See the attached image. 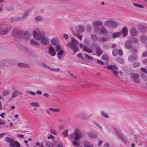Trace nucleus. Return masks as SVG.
<instances>
[{
  "instance_id": "f257e3e1",
  "label": "nucleus",
  "mask_w": 147,
  "mask_h": 147,
  "mask_svg": "<svg viewBox=\"0 0 147 147\" xmlns=\"http://www.w3.org/2000/svg\"><path fill=\"white\" fill-rule=\"evenodd\" d=\"M70 138L72 139L73 138L74 140L73 141L72 144L75 146L78 147L79 145L80 142L78 140L82 137V132L79 130L76 129L74 131V135H69Z\"/></svg>"
},
{
  "instance_id": "f03ea898",
  "label": "nucleus",
  "mask_w": 147,
  "mask_h": 147,
  "mask_svg": "<svg viewBox=\"0 0 147 147\" xmlns=\"http://www.w3.org/2000/svg\"><path fill=\"white\" fill-rule=\"evenodd\" d=\"M78 41L74 38H71V42L67 44V46L70 48L73 51V54H75L78 51Z\"/></svg>"
},
{
  "instance_id": "7ed1b4c3",
  "label": "nucleus",
  "mask_w": 147,
  "mask_h": 147,
  "mask_svg": "<svg viewBox=\"0 0 147 147\" xmlns=\"http://www.w3.org/2000/svg\"><path fill=\"white\" fill-rule=\"evenodd\" d=\"M5 142L9 144V147H20V144L16 141L8 137H6L5 138Z\"/></svg>"
},
{
  "instance_id": "20e7f679",
  "label": "nucleus",
  "mask_w": 147,
  "mask_h": 147,
  "mask_svg": "<svg viewBox=\"0 0 147 147\" xmlns=\"http://www.w3.org/2000/svg\"><path fill=\"white\" fill-rule=\"evenodd\" d=\"M117 23L112 19L105 21L104 22V25L106 27L110 28H114L117 25Z\"/></svg>"
},
{
  "instance_id": "39448f33",
  "label": "nucleus",
  "mask_w": 147,
  "mask_h": 147,
  "mask_svg": "<svg viewBox=\"0 0 147 147\" xmlns=\"http://www.w3.org/2000/svg\"><path fill=\"white\" fill-rule=\"evenodd\" d=\"M32 33L33 37L35 40H40L43 37L41 32L38 28H36L33 31Z\"/></svg>"
},
{
  "instance_id": "423d86ee",
  "label": "nucleus",
  "mask_w": 147,
  "mask_h": 147,
  "mask_svg": "<svg viewBox=\"0 0 147 147\" xmlns=\"http://www.w3.org/2000/svg\"><path fill=\"white\" fill-rule=\"evenodd\" d=\"M105 67L111 70V72L114 75L117 77L118 76V68L115 65H109L105 66Z\"/></svg>"
},
{
  "instance_id": "0eeeda50",
  "label": "nucleus",
  "mask_w": 147,
  "mask_h": 147,
  "mask_svg": "<svg viewBox=\"0 0 147 147\" xmlns=\"http://www.w3.org/2000/svg\"><path fill=\"white\" fill-rule=\"evenodd\" d=\"M29 12L28 11H26L24 13L22 18H20L19 17L17 18H12L11 19V21H20L23 20V18H26L28 16Z\"/></svg>"
},
{
  "instance_id": "6e6552de",
  "label": "nucleus",
  "mask_w": 147,
  "mask_h": 147,
  "mask_svg": "<svg viewBox=\"0 0 147 147\" xmlns=\"http://www.w3.org/2000/svg\"><path fill=\"white\" fill-rule=\"evenodd\" d=\"M130 77L132 79L134 82L136 83L140 82L139 75L137 73H131L130 74Z\"/></svg>"
},
{
  "instance_id": "1a4fd4ad",
  "label": "nucleus",
  "mask_w": 147,
  "mask_h": 147,
  "mask_svg": "<svg viewBox=\"0 0 147 147\" xmlns=\"http://www.w3.org/2000/svg\"><path fill=\"white\" fill-rule=\"evenodd\" d=\"M21 50L23 52L25 53L28 56H32L34 54V53L33 51L31 49L29 48L23 47L21 49Z\"/></svg>"
},
{
  "instance_id": "9d476101",
  "label": "nucleus",
  "mask_w": 147,
  "mask_h": 147,
  "mask_svg": "<svg viewBox=\"0 0 147 147\" xmlns=\"http://www.w3.org/2000/svg\"><path fill=\"white\" fill-rule=\"evenodd\" d=\"M8 66H12L15 65L17 63V61L14 59H6Z\"/></svg>"
},
{
  "instance_id": "9b49d317",
  "label": "nucleus",
  "mask_w": 147,
  "mask_h": 147,
  "mask_svg": "<svg viewBox=\"0 0 147 147\" xmlns=\"http://www.w3.org/2000/svg\"><path fill=\"white\" fill-rule=\"evenodd\" d=\"M31 36V34L29 31H25L23 32L22 37L25 40H28L30 38Z\"/></svg>"
},
{
  "instance_id": "f8f14e48",
  "label": "nucleus",
  "mask_w": 147,
  "mask_h": 147,
  "mask_svg": "<svg viewBox=\"0 0 147 147\" xmlns=\"http://www.w3.org/2000/svg\"><path fill=\"white\" fill-rule=\"evenodd\" d=\"M40 43L43 45H47L49 42V40L48 38L46 36H43L40 39Z\"/></svg>"
},
{
  "instance_id": "ddd939ff",
  "label": "nucleus",
  "mask_w": 147,
  "mask_h": 147,
  "mask_svg": "<svg viewBox=\"0 0 147 147\" xmlns=\"http://www.w3.org/2000/svg\"><path fill=\"white\" fill-rule=\"evenodd\" d=\"M8 32V28L5 26L0 27V35H4L7 34Z\"/></svg>"
},
{
  "instance_id": "4468645a",
  "label": "nucleus",
  "mask_w": 147,
  "mask_h": 147,
  "mask_svg": "<svg viewBox=\"0 0 147 147\" xmlns=\"http://www.w3.org/2000/svg\"><path fill=\"white\" fill-rule=\"evenodd\" d=\"M138 58V57L137 55L133 54L129 57L128 60L129 62H132L134 61H137Z\"/></svg>"
},
{
  "instance_id": "2eb2a0df",
  "label": "nucleus",
  "mask_w": 147,
  "mask_h": 147,
  "mask_svg": "<svg viewBox=\"0 0 147 147\" xmlns=\"http://www.w3.org/2000/svg\"><path fill=\"white\" fill-rule=\"evenodd\" d=\"M22 93L19 90H15L11 94V98H14L16 97L18 95H21Z\"/></svg>"
},
{
  "instance_id": "dca6fc26",
  "label": "nucleus",
  "mask_w": 147,
  "mask_h": 147,
  "mask_svg": "<svg viewBox=\"0 0 147 147\" xmlns=\"http://www.w3.org/2000/svg\"><path fill=\"white\" fill-rule=\"evenodd\" d=\"M132 41L130 40H127L125 41V47L127 49H129L132 47Z\"/></svg>"
},
{
  "instance_id": "f3484780",
  "label": "nucleus",
  "mask_w": 147,
  "mask_h": 147,
  "mask_svg": "<svg viewBox=\"0 0 147 147\" xmlns=\"http://www.w3.org/2000/svg\"><path fill=\"white\" fill-rule=\"evenodd\" d=\"M48 53L50 54L51 56H54L56 54V52L55 51L54 48L52 46H51L49 47Z\"/></svg>"
},
{
  "instance_id": "a211bd4d",
  "label": "nucleus",
  "mask_w": 147,
  "mask_h": 147,
  "mask_svg": "<svg viewBox=\"0 0 147 147\" xmlns=\"http://www.w3.org/2000/svg\"><path fill=\"white\" fill-rule=\"evenodd\" d=\"M17 65L20 67H22L24 68L30 67L28 64L22 62L18 63L17 64Z\"/></svg>"
},
{
  "instance_id": "6ab92c4d",
  "label": "nucleus",
  "mask_w": 147,
  "mask_h": 147,
  "mask_svg": "<svg viewBox=\"0 0 147 147\" xmlns=\"http://www.w3.org/2000/svg\"><path fill=\"white\" fill-rule=\"evenodd\" d=\"M130 33L132 36H136L138 34V32L135 28H132L130 30Z\"/></svg>"
},
{
  "instance_id": "aec40b11",
  "label": "nucleus",
  "mask_w": 147,
  "mask_h": 147,
  "mask_svg": "<svg viewBox=\"0 0 147 147\" xmlns=\"http://www.w3.org/2000/svg\"><path fill=\"white\" fill-rule=\"evenodd\" d=\"M102 24V22L101 20H95L93 22V25L94 26H100Z\"/></svg>"
},
{
  "instance_id": "412c9836",
  "label": "nucleus",
  "mask_w": 147,
  "mask_h": 147,
  "mask_svg": "<svg viewBox=\"0 0 147 147\" xmlns=\"http://www.w3.org/2000/svg\"><path fill=\"white\" fill-rule=\"evenodd\" d=\"M140 40L143 43H147V36L144 34H143L140 36Z\"/></svg>"
},
{
  "instance_id": "4be33fe9",
  "label": "nucleus",
  "mask_w": 147,
  "mask_h": 147,
  "mask_svg": "<svg viewBox=\"0 0 147 147\" xmlns=\"http://www.w3.org/2000/svg\"><path fill=\"white\" fill-rule=\"evenodd\" d=\"M17 33L16 34V37L21 39L22 37L23 34V31L21 30H19L17 29Z\"/></svg>"
},
{
  "instance_id": "5701e85b",
  "label": "nucleus",
  "mask_w": 147,
  "mask_h": 147,
  "mask_svg": "<svg viewBox=\"0 0 147 147\" xmlns=\"http://www.w3.org/2000/svg\"><path fill=\"white\" fill-rule=\"evenodd\" d=\"M128 29L126 27L123 28L122 29L121 33L122 34L123 37L125 36L128 34Z\"/></svg>"
},
{
  "instance_id": "b1692460",
  "label": "nucleus",
  "mask_w": 147,
  "mask_h": 147,
  "mask_svg": "<svg viewBox=\"0 0 147 147\" xmlns=\"http://www.w3.org/2000/svg\"><path fill=\"white\" fill-rule=\"evenodd\" d=\"M99 47L98 44L96 42L93 43L91 45L92 49L94 50H96Z\"/></svg>"
},
{
  "instance_id": "393cba45",
  "label": "nucleus",
  "mask_w": 147,
  "mask_h": 147,
  "mask_svg": "<svg viewBox=\"0 0 147 147\" xmlns=\"http://www.w3.org/2000/svg\"><path fill=\"white\" fill-rule=\"evenodd\" d=\"M30 43L33 45H36L37 46H39L40 45V43L39 42L34 40L32 39L30 40Z\"/></svg>"
},
{
  "instance_id": "a878e982",
  "label": "nucleus",
  "mask_w": 147,
  "mask_h": 147,
  "mask_svg": "<svg viewBox=\"0 0 147 147\" xmlns=\"http://www.w3.org/2000/svg\"><path fill=\"white\" fill-rule=\"evenodd\" d=\"M107 32L106 28L104 26H102L100 28V34H105Z\"/></svg>"
},
{
  "instance_id": "bb28decb",
  "label": "nucleus",
  "mask_w": 147,
  "mask_h": 147,
  "mask_svg": "<svg viewBox=\"0 0 147 147\" xmlns=\"http://www.w3.org/2000/svg\"><path fill=\"white\" fill-rule=\"evenodd\" d=\"M85 147H93V145L91 143L88 141H85L84 143Z\"/></svg>"
},
{
  "instance_id": "cd10ccee",
  "label": "nucleus",
  "mask_w": 147,
  "mask_h": 147,
  "mask_svg": "<svg viewBox=\"0 0 147 147\" xmlns=\"http://www.w3.org/2000/svg\"><path fill=\"white\" fill-rule=\"evenodd\" d=\"M51 43L53 45H55L59 43V41L58 39L53 38L51 40Z\"/></svg>"
},
{
  "instance_id": "c85d7f7f",
  "label": "nucleus",
  "mask_w": 147,
  "mask_h": 147,
  "mask_svg": "<svg viewBox=\"0 0 147 147\" xmlns=\"http://www.w3.org/2000/svg\"><path fill=\"white\" fill-rule=\"evenodd\" d=\"M76 32L78 33L82 32L83 31V29L82 27L81 26H78L76 28Z\"/></svg>"
},
{
  "instance_id": "c756f323",
  "label": "nucleus",
  "mask_w": 147,
  "mask_h": 147,
  "mask_svg": "<svg viewBox=\"0 0 147 147\" xmlns=\"http://www.w3.org/2000/svg\"><path fill=\"white\" fill-rule=\"evenodd\" d=\"M91 39L94 41H96L98 40V36L96 34H92L91 36Z\"/></svg>"
},
{
  "instance_id": "7c9ffc66",
  "label": "nucleus",
  "mask_w": 147,
  "mask_h": 147,
  "mask_svg": "<svg viewBox=\"0 0 147 147\" xmlns=\"http://www.w3.org/2000/svg\"><path fill=\"white\" fill-rule=\"evenodd\" d=\"M83 49L84 51H86V52L90 53H92L93 51L92 50L85 46H84Z\"/></svg>"
},
{
  "instance_id": "2f4dec72",
  "label": "nucleus",
  "mask_w": 147,
  "mask_h": 147,
  "mask_svg": "<svg viewBox=\"0 0 147 147\" xmlns=\"http://www.w3.org/2000/svg\"><path fill=\"white\" fill-rule=\"evenodd\" d=\"M88 135L89 137L92 138H95L97 137V135L96 134L91 132L89 133Z\"/></svg>"
},
{
  "instance_id": "473e14b6",
  "label": "nucleus",
  "mask_w": 147,
  "mask_h": 147,
  "mask_svg": "<svg viewBox=\"0 0 147 147\" xmlns=\"http://www.w3.org/2000/svg\"><path fill=\"white\" fill-rule=\"evenodd\" d=\"M120 32H117L112 33V36L113 38L118 37L120 36Z\"/></svg>"
},
{
  "instance_id": "72a5a7b5",
  "label": "nucleus",
  "mask_w": 147,
  "mask_h": 147,
  "mask_svg": "<svg viewBox=\"0 0 147 147\" xmlns=\"http://www.w3.org/2000/svg\"><path fill=\"white\" fill-rule=\"evenodd\" d=\"M17 29L16 28L13 29L12 30L11 32V35L14 36L16 37V34H17Z\"/></svg>"
},
{
  "instance_id": "f704fd0d",
  "label": "nucleus",
  "mask_w": 147,
  "mask_h": 147,
  "mask_svg": "<svg viewBox=\"0 0 147 147\" xmlns=\"http://www.w3.org/2000/svg\"><path fill=\"white\" fill-rule=\"evenodd\" d=\"M100 28L97 26L95 27L94 28V31L97 34L100 33Z\"/></svg>"
},
{
  "instance_id": "c9c22d12",
  "label": "nucleus",
  "mask_w": 147,
  "mask_h": 147,
  "mask_svg": "<svg viewBox=\"0 0 147 147\" xmlns=\"http://www.w3.org/2000/svg\"><path fill=\"white\" fill-rule=\"evenodd\" d=\"M98 49L96 50V51L97 53V55L98 56H99L100 55L102 54V51L100 47H99Z\"/></svg>"
},
{
  "instance_id": "e433bc0d",
  "label": "nucleus",
  "mask_w": 147,
  "mask_h": 147,
  "mask_svg": "<svg viewBox=\"0 0 147 147\" xmlns=\"http://www.w3.org/2000/svg\"><path fill=\"white\" fill-rule=\"evenodd\" d=\"M64 52L63 50H62L60 52L57 53V56L59 59H61V56Z\"/></svg>"
},
{
  "instance_id": "4c0bfd02",
  "label": "nucleus",
  "mask_w": 147,
  "mask_h": 147,
  "mask_svg": "<svg viewBox=\"0 0 147 147\" xmlns=\"http://www.w3.org/2000/svg\"><path fill=\"white\" fill-rule=\"evenodd\" d=\"M119 53L118 50L116 49H113L112 51V54L114 56H117Z\"/></svg>"
},
{
  "instance_id": "58836bf2",
  "label": "nucleus",
  "mask_w": 147,
  "mask_h": 147,
  "mask_svg": "<svg viewBox=\"0 0 147 147\" xmlns=\"http://www.w3.org/2000/svg\"><path fill=\"white\" fill-rule=\"evenodd\" d=\"M133 4L136 7H137L141 8L142 9H143L144 7L143 5H142L141 4H137L136 3H133Z\"/></svg>"
},
{
  "instance_id": "ea45409f",
  "label": "nucleus",
  "mask_w": 147,
  "mask_h": 147,
  "mask_svg": "<svg viewBox=\"0 0 147 147\" xmlns=\"http://www.w3.org/2000/svg\"><path fill=\"white\" fill-rule=\"evenodd\" d=\"M34 19L36 22L41 21L42 19V17L41 16H38L35 17Z\"/></svg>"
},
{
  "instance_id": "a19ab883",
  "label": "nucleus",
  "mask_w": 147,
  "mask_h": 147,
  "mask_svg": "<svg viewBox=\"0 0 147 147\" xmlns=\"http://www.w3.org/2000/svg\"><path fill=\"white\" fill-rule=\"evenodd\" d=\"M101 113L102 116L106 118H109V116L105 112L102 111L101 112Z\"/></svg>"
},
{
  "instance_id": "79ce46f5",
  "label": "nucleus",
  "mask_w": 147,
  "mask_h": 147,
  "mask_svg": "<svg viewBox=\"0 0 147 147\" xmlns=\"http://www.w3.org/2000/svg\"><path fill=\"white\" fill-rule=\"evenodd\" d=\"M46 146L47 147H53V144L52 143L48 142L47 141H45Z\"/></svg>"
},
{
  "instance_id": "37998d69",
  "label": "nucleus",
  "mask_w": 147,
  "mask_h": 147,
  "mask_svg": "<svg viewBox=\"0 0 147 147\" xmlns=\"http://www.w3.org/2000/svg\"><path fill=\"white\" fill-rule=\"evenodd\" d=\"M146 27L142 26L139 28V30L142 32H144L146 30Z\"/></svg>"
},
{
  "instance_id": "c03bdc74",
  "label": "nucleus",
  "mask_w": 147,
  "mask_h": 147,
  "mask_svg": "<svg viewBox=\"0 0 147 147\" xmlns=\"http://www.w3.org/2000/svg\"><path fill=\"white\" fill-rule=\"evenodd\" d=\"M90 39L88 38H86L84 40V43L87 45H89L90 43Z\"/></svg>"
},
{
  "instance_id": "a18cd8bd",
  "label": "nucleus",
  "mask_w": 147,
  "mask_h": 147,
  "mask_svg": "<svg viewBox=\"0 0 147 147\" xmlns=\"http://www.w3.org/2000/svg\"><path fill=\"white\" fill-rule=\"evenodd\" d=\"M68 132V129H66L63 131L62 134L64 137H65L67 136Z\"/></svg>"
},
{
  "instance_id": "49530a36",
  "label": "nucleus",
  "mask_w": 147,
  "mask_h": 147,
  "mask_svg": "<svg viewBox=\"0 0 147 147\" xmlns=\"http://www.w3.org/2000/svg\"><path fill=\"white\" fill-rule=\"evenodd\" d=\"M49 69L52 71H55L56 72H58L60 70V69L59 68H53L50 67Z\"/></svg>"
},
{
  "instance_id": "de8ad7c7",
  "label": "nucleus",
  "mask_w": 147,
  "mask_h": 147,
  "mask_svg": "<svg viewBox=\"0 0 147 147\" xmlns=\"http://www.w3.org/2000/svg\"><path fill=\"white\" fill-rule=\"evenodd\" d=\"M49 109L50 111H53L55 112H58L60 111V110L59 109H55L52 108H49Z\"/></svg>"
},
{
  "instance_id": "09e8293b",
  "label": "nucleus",
  "mask_w": 147,
  "mask_h": 147,
  "mask_svg": "<svg viewBox=\"0 0 147 147\" xmlns=\"http://www.w3.org/2000/svg\"><path fill=\"white\" fill-rule=\"evenodd\" d=\"M31 105L32 106L35 107H39V105L38 104V102H33L31 103Z\"/></svg>"
},
{
  "instance_id": "8fccbe9b",
  "label": "nucleus",
  "mask_w": 147,
  "mask_h": 147,
  "mask_svg": "<svg viewBox=\"0 0 147 147\" xmlns=\"http://www.w3.org/2000/svg\"><path fill=\"white\" fill-rule=\"evenodd\" d=\"M140 64L139 62H135L133 64V66L134 67H137L140 66Z\"/></svg>"
},
{
  "instance_id": "3c124183",
  "label": "nucleus",
  "mask_w": 147,
  "mask_h": 147,
  "mask_svg": "<svg viewBox=\"0 0 147 147\" xmlns=\"http://www.w3.org/2000/svg\"><path fill=\"white\" fill-rule=\"evenodd\" d=\"M73 34H74L75 36L77 37L78 38H79L80 40H81L82 39V36L80 35V34H77V33H74V32H73Z\"/></svg>"
},
{
  "instance_id": "603ef678",
  "label": "nucleus",
  "mask_w": 147,
  "mask_h": 147,
  "mask_svg": "<svg viewBox=\"0 0 147 147\" xmlns=\"http://www.w3.org/2000/svg\"><path fill=\"white\" fill-rule=\"evenodd\" d=\"M10 91L9 90L5 91L3 92V96H5L7 95L9 93Z\"/></svg>"
},
{
  "instance_id": "864d4df0",
  "label": "nucleus",
  "mask_w": 147,
  "mask_h": 147,
  "mask_svg": "<svg viewBox=\"0 0 147 147\" xmlns=\"http://www.w3.org/2000/svg\"><path fill=\"white\" fill-rule=\"evenodd\" d=\"M117 61L119 62V63H121V64H123L124 63V60L122 59H121V58H118L117 59Z\"/></svg>"
},
{
  "instance_id": "5fc2aeb1",
  "label": "nucleus",
  "mask_w": 147,
  "mask_h": 147,
  "mask_svg": "<svg viewBox=\"0 0 147 147\" xmlns=\"http://www.w3.org/2000/svg\"><path fill=\"white\" fill-rule=\"evenodd\" d=\"M96 62L98 64H100L101 65H105V63L100 60H97Z\"/></svg>"
},
{
  "instance_id": "6e6d98bb",
  "label": "nucleus",
  "mask_w": 147,
  "mask_h": 147,
  "mask_svg": "<svg viewBox=\"0 0 147 147\" xmlns=\"http://www.w3.org/2000/svg\"><path fill=\"white\" fill-rule=\"evenodd\" d=\"M102 58L103 59L106 60H108L109 59V57L105 55H102Z\"/></svg>"
},
{
  "instance_id": "4d7b16f0",
  "label": "nucleus",
  "mask_w": 147,
  "mask_h": 147,
  "mask_svg": "<svg viewBox=\"0 0 147 147\" xmlns=\"http://www.w3.org/2000/svg\"><path fill=\"white\" fill-rule=\"evenodd\" d=\"M108 39L107 38L103 37L100 38L99 39V41L100 42H105L108 40Z\"/></svg>"
},
{
  "instance_id": "13d9d810",
  "label": "nucleus",
  "mask_w": 147,
  "mask_h": 147,
  "mask_svg": "<svg viewBox=\"0 0 147 147\" xmlns=\"http://www.w3.org/2000/svg\"><path fill=\"white\" fill-rule=\"evenodd\" d=\"M26 92L34 96L35 95V92L32 91H26Z\"/></svg>"
},
{
  "instance_id": "bf43d9fd",
  "label": "nucleus",
  "mask_w": 147,
  "mask_h": 147,
  "mask_svg": "<svg viewBox=\"0 0 147 147\" xmlns=\"http://www.w3.org/2000/svg\"><path fill=\"white\" fill-rule=\"evenodd\" d=\"M84 55L86 58H87L89 60H92L93 59V58L92 57L89 56V55L86 54H85Z\"/></svg>"
},
{
  "instance_id": "052dcab7",
  "label": "nucleus",
  "mask_w": 147,
  "mask_h": 147,
  "mask_svg": "<svg viewBox=\"0 0 147 147\" xmlns=\"http://www.w3.org/2000/svg\"><path fill=\"white\" fill-rule=\"evenodd\" d=\"M55 50L57 51H59L61 50L60 46L59 45H57L55 47Z\"/></svg>"
},
{
  "instance_id": "680f3d73",
  "label": "nucleus",
  "mask_w": 147,
  "mask_h": 147,
  "mask_svg": "<svg viewBox=\"0 0 147 147\" xmlns=\"http://www.w3.org/2000/svg\"><path fill=\"white\" fill-rule=\"evenodd\" d=\"M7 9L9 11H12L14 10V8L13 5H11L8 7Z\"/></svg>"
},
{
  "instance_id": "e2e57ef3",
  "label": "nucleus",
  "mask_w": 147,
  "mask_h": 147,
  "mask_svg": "<svg viewBox=\"0 0 147 147\" xmlns=\"http://www.w3.org/2000/svg\"><path fill=\"white\" fill-rule=\"evenodd\" d=\"M50 132L52 134L54 135H55L57 134L56 131L54 129H51Z\"/></svg>"
},
{
  "instance_id": "0e129e2a",
  "label": "nucleus",
  "mask_w": 147,
  "mask_h": 147,
  "mask_svg": "<svg viewBox=\"0 0 147 147\" xmlns=\"http://www.w3.org/2000/svg\"><path fill=\"white\" fill-rule=\"evenodd\" d=\"M2 67H5L4 63L3 60L0 61V68Z\"/></svg>"
},
{
  "instance_id": "69168bd1",
  "label": "nucleus",
  "mask_w": 147,
  "mask_h": 147,
  "mask_svg": "<svg viewBox=\"0 0 147 147\" xmlns=\"http://www.w3.org/2000/svg\"><path fill=\"white\" fill-rule=\"evenodd\" d=\"M5 122L3 120L0 119V125H5Z\"/></svg>"
},
{
  "instance_id": "338daca9",
  "label": "nucleus",
  "mask_w": 147,
  "mask_h": 147,
  "mask_svg": "<svg viewBox=\"0 0 147 147\" xmlns=\"http://www.w3.org/2000/svg\"><path fill=\"white\" fill-rule=\"evenodd\" d=\"M3 60L4 63L5 67H8L6 59H4Z\"/></svg>"
},
{
  "instance_id": "774afa93",
  "label": "nucleus",
  "mask_w": 147,
  "mask_h": 147,
  "mask_svg": "<svg viewBox=\"0 0 147 147\" xmlns=\"http://www.w3.org/2000/svg\"><path fill=\"white\" fill-rule=\"evenodd\" d=\"M77 57H80L81 59H84V58L82 56V54L81 53H79L77 55Z\"/></svg>"
}]
</instances>
